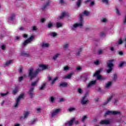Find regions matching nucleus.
<instances>
[{"instance_id":"obj_1","label":"nucleus","mask_w":126,"mask_h":126,"mask_svg":"<svg viewBox=\"0 0 126 126\" xmlns=\"http://www.w3.org/2000/svg\"><path fill=\"white\" fill-rule=\"evenodd\" d=\"M49 67L48 65L40 64L39 65V68L35 72H34V69L33 68H31L29 70V77H30V79L34 78V77L37 76V75L40 71L45 70V69H48Z\"/></svg>"},{"instance_id":"obj_2","label":"nucleus","mask_w":126,"mask_h":126,"mask_svg":"<svg viewBox=\"0 0 126 126\" xmlns=\"http://www.w3.org/2000/svg\"><path fill=\"white\" fill-rule=\"evenodd\" d=\"M83 19L80 17L79 23H76L74 24L72 27H71V29L72 30H76L77 27H82V26H83Z\"/></svg>"},{"instance_id":"obj_3","label":"nucleus","mask_w":126,"mask_h":126,"mask_svg":"<svg viewBox=\"0 0 126 126\" xmlns=\"http://www.w3.org/2000/svg\"><path fill=\"white\" fill-rule=\"evenodd\" d=\"M114 60H110L107 63V69L106 71L107 73H110L113 70V67L114 66Z\"/></svg>"},{"instance_id":"obj_4","label":"nucleus","mask_w":126,"mask_h":126,"mask_svg":"<svg viewBox=\"0 0 126 126\" xmlns=\"http://www.w3.org/2000/svg\"><path fill=\"white\" fill-rule=\"evenodd\" d=\"M15 21V14L12 13L10 16L8 18V22L9 23H13Z\"/></svg>"},{"instance_id":"obj_5","label":"nucleus","mask_w":126,"mask_h":126,"mask_svg":"<svg viewBox=\"0 0 126 126\" xmlns=\"http://www.w3.org/2000/svg\"><path fill=\"white\" fill-rule=\"evenodd\" d=\"M22 98H24V94H22L16 100V103L14 105L15 108L18 107V105H19V101H20V99H22Z\"/></svg>"},{"instance_id":"obj_6","label":"nucleus","mask_w":126,"mask_h":126,"mask_svg":"<svg viewBox=\"0 0 126 126\" xmlns=\"http://www.w3.org/2000/svg\"><path fill=\"white\" fill-rule=\"evenodd\" d=\"M107 115H121V112L120 111H111L108 110L105 113V116Z\"/></svg>"},{"instance_id":"obj_7","label":"nucleus","mask_w":126,"mask_h":126,"mask_svg":"<svg viewBox=\"0 0 126 126\" xmlns=\"http://www.w3.org/2000/svg\"><path fill=\"white\" fill-rule=\"evenodd\" d=\"M81 103L82 105H85L89 103V100H88V98H87V96L86 95L82 97Z\"/></svg>"},{"instance_id":"obj_8","label":"nucleus","mask_w":126,"mask_h":126,"mask_svg":"<svg viewBox=\"0 0 126 126\" xmlns=\"http://www.w3.org/2000/svg\"><path fill=\"white\" fill-rule=\"evenodd\" d=\"M101 71V69L98 70L94 74V76H96L97 79L99 80H103V78H102V76L99 75Z\"/></svg>"},{"instance_id":"obj_9","label":"nucleus","mask_w":126,"mask_h":126,"mask_svg":"<svg viewBox=\"0 0 126 126\" xmlns=\"http://www.w3.org/2000/svg\"><path fill=\"white\" fill-rule=\"evenodd\" d=\"M33 39H34V36H31L29 39L25 41L23 43V45L26 46V45H28V44H29V43H31L32 41H33Z\"/></svg>"},{"instance_id":"obj_10","label":"nucleus","mask_w":126,"mask_h":126,"mask_svg":"<svg viewBox=\"0 0 126 126\" xmlns=\"http://www.w3.org/2000/svg\"><path fill=\"white\" fill-rule=\"evenodd\" d=\"M74 118H72L70 121H67L65 123V126H72V124H73V122H74Z\"/></svg>"},{"instance_id":"obj_11","label":"nucleus","mask_w":126,"mask_h":126,"mask_svg":"<svg viewBox=\"0 0 126 126\" xmlns=\"http://www.w3.org/2000/svg\"><path fill=\"white\" fill-rule=\"evenodd\" d=\"M60 110L59 109H55V110H53L51 113L52 117H56V116H57V115H58V114H59V113H60Z\"/></svg>"},{"instance_id":"obj_12","label":"nucleus","mask_w":126,"mask_h":126,"mask_svg":"<svg viewBox=\"0 0 126 126\" xmlns=\"http://www.w3.org/2000/svg\"><path fill=\"white\" fill-rule=\"evenodd\" d=\"M90 15V12L88 11H84V12L83 13L82 15L80 16V17H81L82 19V16H88Z\"/></svg>"},{"instance_id":"obj_13","label":"nucleus","mask_w":126,"mask_h":126,"mask_svg":"<svg viewBox=\"0 0 126 126\" xmlns=\"http://www.w3.org/2000/svg\"><path fill=\"white\" fill-rule=\"evenodd\" d=\"M100 124V125H109L110 124V121L108 120L101 121Z\"/></svg>"},{"instance_id":"obj_14","label":"nucleus","mask_w":126,"mask_h":126,"mask_svg":"<svg viewBox=\"0 0 126 126\" xmlns=\"http://www.w3.org/2000/svg\"><path fill=\"white\" fill-rule=\"evenodd\" d=\"M96 83V80L92 81L90 82V83L88 84L87 85L88 88H89L90 87H91L93 85H94Z\"/></svg>"},{"instance_id":"obj_15","label":"nucleus","mask_w":126,"mask_h":126,"mask_svg":"<svg viewBox=\"0 0 126 126\" xmlns=\"http://www.w3.org/2000/svg\"><path fill=\"white\" fill-rule=\"evenodd\" d=\"M73 74V72H71L69 74H68L67 76H65L63 77L64 79H70L71 78V76Z\"/></svg>"},{"instance_id":"obj_16","label":"nucleus","mask_w":126,"mask_h":126,"mask_svg":"<svg viewBox=\"0 0 126 126\" xmlns=\"http://www.w3.org/2000/svg\"><path fill=\"white\" fill-rule=\"evenodd\" d=\"M50 44L48 43H43L41 44V47L43 48H48V47H49Z\"/></svg>"},{"instance_id":"obj_17","label":"nucleus","mask_w":126,"mask_h":126,"mask_svg":"<svg viewBox=\"0 0 126 126\" xmlns=\"http://www.w3.org/2000/svg\"><path fill=\"white\" fill-rule=\"evenodd\" d=\"M113 97H114V95L110 96L107 99V100L106 102H104V105H106V104H108V103H109V102H110L111 101V100H112V99H113Z\"/></svg>"},{"instance_id":"obj_18","label":"nucleus","mask_w":126,"mask_h":126,"mask_svg":"<svg viewBox=\"0 0 126 126\" xmlns=\"http://www.w3.org/2000/svg\"><path fill=\"white\" fill-rule=\"evenodd\" d=\"M61 87H66L67 86V83L66 82H62L60 83Z\"/></svg>"},{"instance_id":"obj_19","label":"nucleus","mask_w":126,"mask_h":126,"mask_svg":"<svg viewBox=\"0 0 126 126\" xmlns=\"http://www.w3.org/2000/svg\"><path fill=\"white\" fill-rule=\"evenodd\" d=\"M38 81H39V78H37L35 81H33L32 82V84H31L32 86H36Z\"/></svg>"},{"instance_id":"obj_20","label":"nucleus","mask_w":126,"mask_h":126,"mask_svg":"<svg viewBox=\"0 0 126 126\" xmlns=\"http://www.w3.org/2000/svg\"><path fill=\"white\" fill-rule=\"evenodd\" d=\"M18 90H19V87H16L13 91V94H16V93H17V92H18Z\"/></svg>"},{"instance_id":"obj_21","label":"nucleus","mask_w":126,"mask_h":126,"mask_svg":"<svg viewBox=\"0 0 126 126\" xmlns=\"http://www.w3.org/2000/svg\"><path fill=\"white\" fill-rule=\"evenodd\" d=\"M112 82H109L106 83L105 86L106 88H110V87H111V85H112Z\"/></svg>"},{"instance_id":"obj_22","label":"nucleus","mask_w":126,"mask_h":126,"mask_svg":"<svg viewBox=\"0 0 126 126\" xmlns=\"http://www.w3.org/2000/svg\"><path fill=\"white\" fill-rule=\"evenodd\" d=\"M66 13L65 12H64L62 13V15L59 17V18L60 19H63V18L64 16H66Z\"/></svg>"},{"instance_id":"obj_23","label":"nucleus","mask_w":126,"mask_h":126,"mask_svg":"<svg viewBox=\"0 0 126 126\" xmlns=\"http://www.w3.org/2000/svg\"><path fill=\"white\" fill-rule=\"evenodd\" d=\"M59 79V77H56L54 79H53L52 80H51V84H54L55 82H56V80H58Z\"/></svg>"},{"instance_id":"obj_24","label":"nucleus","mask_w":126,"mask_h":126,"mask_svg":"<svg viewBox=\"0 0 126 126\" xmlns=\"http://www.w3.org/2000/svg\"><path fill=\"white\" fill-rule=\"evenodd\" d=\"M34 90V88H31L29 92V94L30 95V96H32V95H33V91Z\"/></svg>"},{"instance_id":"obj_25","label":"nucleus","mask_w":126,"mask_h":126,"mask_svg":"<svg viewBox=\"0 0 126 126\" xmlns=\"http://www.w3.org/2000/svg\"><path fill=\"white\" fill-rule=\"evenodd\" d=\"M82 51V49L80 48L78 49V50L77 51L76 53V56H79L80 55V53Z\"/></svg>"},{"instance_id":"obj_26","label":"nucleus","mask_w":126,"mask_h":126,"mask_svg":"<svg viewBox=\"0 0 126 126\" xmlns=\"http://www.w3.org/2000/svg\"><path fill=\"white\" fill-rule=\"evenodd\" d=\"M60 54H56L53 58V60H57V59H58V58H59V57H60Z\"/></svg>"},{"instance_id":"obj_27","label":"nucleus","mask_w":126,"mask_h":126,"mask_svg":"<svg viewBox=\"0 0 126 126\" xmlns=\"http://www.w3.org/2000/svg\"><path fill=\"white\" fill-rule=\"evenodd\" d=\"M81 2H82V0H78L77 2V6L78 7H79L80 6V4H81Z\"/></svg>"},{"instance_id":"obj_28","label":"nucleus","mask_w":126,"mask_h":126,"mask_svg":"<svg viewBox=\"0 0 126 126\" xmlns=\"http://www.w3.org/2000/svg\"><path fill=\"white\" fill-rule=\"evenodd\" d=\"M46 87V83L43 84L41 87H39V90H43L44 88Z\"/></svg>"},{"instance_id":"obj_29","label":"nucleus","mask_w":126,"mask_h":126,"mask_svg":"<svg viewBox=\"0 0 126 126\" xmlns=\"http://www.w3.org/2000/svg\"><path fill=\"white\" fill-rule=\"evenodd\" d=\"M56 26H57V28H60V27H62V26H63V24H62L61 23H57L56 24Z\"/></svg>"},{"instance_id":"obj_30","label":"nucleus","mask_w":126,"mask_h":126,"mask_svg":"<svg viewBox=\"0 0 126 126\" xmlns=\"http://www.w3.org/2000/svg\"><path fill=\"white\" fill-rule=\"evenodd\" d=\"M12 63V61L10 60L8 62H7L5 63V66H7L8 65H9V64H10V63Z\"/></svg>"},{"instance_id":"obj_31","label":"nucleus","mask_w":126,"mask_h":126,"mask_svg":"<svg viewBox=\"0 0 126 126\" xmlns=\"http://www.w3.org/2000/svg\"><path fill=\"white\" fill-rule=\"evenodd\" d=\"M55 99H56V98L54 96H51L50 98V100L51 102V103H53L54 101H55Z\"/></svg>"},{"instance_id":"obj_32","label":"nucleus","mask_w":126,"mask_h":126,"mask_svg":"<svg viewBox=\"0 0 126 126\" xmlns=\"http://www.w3.org/2000/svg\"><path fill=\"white\" fill-rule=\"evenodd\" d=\"M30 113L28 112H26L24 113V119H26V118H27V117L28 116V115L30 114Z\"/></svg>"},{"instance_id":"obj_33","label":"nucleus","mask_w":126,"mask_h":126,"mask_svg":"<svg viewBox=\"0 0 126 126\" xmlns=\"http://www.w3.org/2000/svg\"><path fill=\"white\" fill-rule=\"evenodd\" d=\"M47 27H48V28H51L53 27V23L49 22L48 24Z\"/></svg>"},{"instance_id":"obj_34","label":"nucleus","mask_w":126,"mask_h":126,"mask_svg":"<svg viewBox=\"0 0 126 126\" xmlns=\"http://www.w3.org/2000/svg\"><path fill=\"white\" fill-rule=\"evenodd\" d=\"M69 112H73V111H75V108L74 107H70L68 109Z\"/></svg>"},{"instance_id":"obj_35","label":"nucleus","mask_w":126,"mask_h":126,"mask_svg":"<svg viewBox=\"0 0 126 126\" xmlns=\"http://www.w3.org/2000/svg\"><path fill=\"white\" fill-rule=\"evenodd\" d=\"M87 116H84L82 118V122H85V121H86V119H87Z\"/></svg>"},{"instance_id":"obj_36","label":"nucleus","mask_w":126,"mask_h":126,"mask_svg":"<svg viewBox=\"0 0 126 126\" xmlns=\"http://www.w3.org/2000/svg\"><path fill=\"white\" fill-rule=\"evenodd\" d=\"M124 64H125V62H122L120 63L119 66H120V67H122V66H124Z\"/></svg>"},{"instance_id":"obj_37","label":"nucleus","mask_w":126,"mask_h":126,"mask_svg":"<svg viewBox=\"0 0 126 126\" xmlns=\"http://www.w3.org/2000/svg\"><path fill=\"white\" fill-rule=\"evenodd\" d=\"M102 2H103V3H105V4H108V3H109V0H102Z\"/></svg>"},{"instance_id":"obj_38","label":"nucleus","mask_w":126,"mask_h":126,"mask_svg":"<svg viewBox=\"0 0 126 126\" xmlns=\"http://www.w3.org/2000/svg\"><path fill=\"white\" fill-rule=\"evenodd\" d=\"M94 64H95L96 65H98V64H100V62H99V61L96 60V61L94 62Z\"/></svg>"},{"instance_id":"obj_39","label":"nucleus","mask_w":126,"mask_h":126,"mask_svg":"<svg viewBox=\"0 0 126 126\" xmlns=\"http://www.w3.org/2000/svg\"><path fill=\"white\" fill-rule=\"evenodd\" d=\"M51 35L52 37H56V36H57V34L56 32H52L51 33Z\"/></svg>"},{"instance_id":"obj_40","label":"nucleus","mask_w":126,"mask_h":126,"mask_svg":"<svg viewBox=\"0 0 126 126\" xmlns=\"http://www.w3.org/2000/svg\"><path fill=\"white\" fill-rule=\"evenodd\" d=\"M64 70H68L69 69V66H65L63 67Z\"/></svg>"},{"instance_id":"obj_41","label":"nucleus","mask_w":126,"mask_h":126,"mask_svg":"<svg viewBox=\"0 0 126 126\" xmlns=\"http://www.w3.org/2000/svg\"><path fill=\"white\" fill-rule=\"evenodd\" d=\"M68 44L65 43V44H64L63 45L64 49H66V48H68Z\"/></svg>"},{"instance_id":"obj_42","label":"nucleus","mask_w":126,"mask_h":126,"mask_svg":"<svg viewBox=\"0 0 126 126\" xmlns=\"http://www.w3.org/2000/svg\"><path fill=\"white\" fill-rule=\"evenodd\" d=\"M82 92H83V91L81 89H80V88L78 89V93H79L80 94H81V93H82Z\"/></svg>"},{"instance_id":"obj_43","label":"nucleus","mask_w":126,"mask_h":126,"mask_svg":"<svg viewBox=\"0 0 126 126\" xmlns=\"http://www.w3.org/2000/svg\"><path fill=\"white\" fill-rule=\"evenodd\" d=\"M0 48L2 50H5V45H2L1 46Z\"/></svg>"},{"instance_id":"obj_44","label":"nucleus","mask_w":126,"mask_h":126,"mask_svg":"<svg viewBox=\"0 0 126 126\" xmlns=\"http://www.w3.org/2000/svg\"><path fill=\"white\" fill-rule=\"evenodd\" d=\"M101 21L102 22H107V21H108V20H107V19L106 18H103L101 20Z\"/></svg>"},{"instance_id":"obj_45","label":"nucleus","mask_w":126,"mask_h":126,"mask_svg":"<svg viewBox=\"0 0 126 126\" xmlns=\"http://www.w3.org/2000/svg\"><path fill=\"white\" fill-rule=\"evenodd\" d=\"M123 43V40H122V39H119V40L118 41V44L119 45H121V44Z\"/></svg>"},{"instance_id":"obj_46","label":"nucleus","mask_w":126,"mask_h":126,"mask_svg":"<svg viewBox=\"0 0 126 126\" xmlns=\"http://www.w3.org/2000/svg\"><path fill=\"white\" fill-rule=\"evenodd\" d=\"M21 56H26V53L24 52H22L21 53Z\"/></svg>"},{"instance_id":"obj_47","label":"nucleus","mask_w":126,"mask_h":126,"mask_svg":"<svg viewBox=\"0 0 126 126\" xmlns=\"http://www.w3.org/2000/svg\"><path fill=\"white\" fill-rule=\"evenodd\" d=\"M22 80H23V77L21 76L19 78V81H22Z\"/></svg>"},{"instance_id":"obj_48","label":"nucleus","mask_w":126,"mask_h":126,"mask_svg":"<svg viewBox=\"0 0 126 126\" xmlns=\"http://www.w3.org/2000/svg\"><path fill=\"white\" fill-rule=\"evenodd\" d=\"M98 53L99 54V55H101V54H103V51L99 50H98Z\"/></svg>"},{"instance_id":"obj_49","label":"nucleus","mask_w":126,"mask_h":126,"mask_svg":"<svg viewBox=\"0 0 126 126\" xmlns=\"http://www.w3.org/2000/svg\"><path fill=\"white\" fill-rule=\"evenodd\" d=\"M1 96H2V97H3V96H6V95H7V93H5V94H2L1 93Z\"/></svg>"},{"instance_id":"obj_50","label":"nucleus","mask_w":126,"mask_h":126,"mask_svg":"<svg viewBox=\"0 0 126 126\" xmlns=\"http://www.w3.org/2000/svg\"><path fill=\"white\" fill-rule=\"evenodd\" d=\"M76 69H77V70H81V66H77V67H76Z\"/></svg>"},{"instance_id":"obj_51","label":"nucleus","mask_w":126,"mask_h":126,"mask_svg":"<svg viewBox=\"0 0 126 126\" xmlns=\"http://www.w3.org/2000/svg\"><path fill=\"white\" fill-rule=\"evenodd\" d=\"M32 30L34 31L37 30V27H36V26L32 27Z\"/></svg>"},{"instance_id":"obj_52","label":"nucleus","mask_w":126,"mask_h":126,"mask_svg":"<svg viewBox=\"0 0 126 126\" xmlns=\"http://www.w3.org/2000/svg\"><path fill=\"white\" fill-rule=\"evenodd\" d=\"M63 101H64V99L63 98H60L59 100V102H63Z\"/></svg>"},{"instance_id":"obj_53","label":"nucleus","mask_w":126,"mask_h":126,"mask_svg":"<svg viewBox=\"0 0 126 126\" xmlns=\"http://www.w3.org/2000/svg\"><path fill=\"white\" fill-rule=\"evenodd\" d=\"M60 3H61V4H63L64 3V1H63V0H60Z\"/></svg>"},{"instance_id":"obj_54","label":"nucleus","mask_w":126,"mask_h":126,"mask_svg":"<svg viewBox=\"0 0 126 126\" xmlns=\"http://www.w3.org/2000/svg\"><path fill=\"white\" fill-rule=\"evenodd\" d=\"M124 24H126V16H125L124 20Z\"/></svg>"},{"instance_id":"obj_55","label":"nucleus","mask_w":126,"mask_h":126,"mask_svg":"<svg viewBox=\"0 0 126 126\" xmlns=\"http://www.w3.org/2000/svg\"><path fill=\"white\" fill-rule=\"evenodd\" d=\"M37 113H40V112H41V108H37Z\"/></svg>"},{"instance_id":"obj_56","label":"nucleus","mask_w":126,"mask_h":126,"mask_svg":"<svg viewBox=\"0 0 126 126\" xmlns=\"http://www.w3.org/2000/svg\"><path fill=\"white\" fill-rule=\"evenodd\" d=\"M45 21V18H41L40 20L41 22H44Z\"/></svg>"},{"instance_id":"obj_57","label":"nucleus","mask_w":126,"mask_h":126,"mask_svg":"<svg viewBox=\"0 0 126 126\" xmlns=\"http://www.w3.org/2000/svg\"><path fill=\"white\" fill-rule=\"evenodd\" d=\"M116 13L118 14V15H120L121 14L120 13V11H119V10H116Z\"/></svg>"},{"instance_id":"obj_58","label":"nucleus","mask_w":126,"mask_h":126,"mask_svg":"<svg viewBox=\"0 0 126 126\" xmlns=\"http://www.w3.org/2000/svg\"><path fill=\"white\" fill-rule=\"evenodd\" d=\"M48 79L49 81H51V80H52V77H48Z\"/></svg>"},{"instance_id":"obj_59","label":"nucleus","mask_w":126,"mask_h":126,"mask_svg":"<svg viewBox=\"0 0 126 126\" xmlns=\"http://www.w3.org/2000/svg\"><path fill=\"white\" fill-rule=\"evenodd\" d=\"M119 54L120 55V56H123V52H119Z\"/></svg>"},{"instance_id":"obj_60","label":"nucleus","mask_w":126,"mask_h":126,"mask_svg":"<svg viewBox=\"0 0 126 126\" xmlns=\"http://www.w3.org/2000/svg\"><path fill=\"white\" fill-rule=\"evenodd\" d=\"M90 1H91V0H86V1H85V3H87V2H90Z\"/></svg>"},{"instance_id":"obj_61","label":"nucleus","mask_w":126,"mask_h":126,"mask_svg":"<svg viewBox=\"0 0 126 126\" xmlns=\"http://www.w3.org/2000/svg\"><path fill=\"white\" fill-rule=\"evenodd\" d=\"M23 37L24 38H27V34H24Z\"/></svg>"},{"instance_id":"obj_62","label":"nucleus","mask_w":126,"mask_h":126,"mask_svg":"<svg viewBox=\"0 0 126 126\" xmlns=\"http://www.w3.org/2000/svg\"><path fill=\"white\" fill-rule=\"evenodd\" d=\"M110 49L111 51H114V47H111L110 48Z\"/></svg>"},{"instance_id":"obj_63","label":"nucleus","mask_w":126,"mask_h":126,"mask_svg":"<svg viewBox=\"0 0 126 126\" xmlns=\"http://www.w3.org/2000/svg\"><path fill=\"white\" fill-rule=\"evenodd\" d=\"M75 124L76 125H78V124H79V122L78 121H76V122H75Z\"/></svg>"},{"instance_id":"obj_64","label":"nucleus","mask_w":126,"mask_h":126,"mask_svg":"<svg viewBox=\"0 0 126 126\" xmlns=\"http://www.w3.org/2000/svg\"><path fill=\"white\" fill-rule=\"evenodd\" d=\"M94 4V2H92L91 3V5H93Z\"/></svg>"}]
</instances>
